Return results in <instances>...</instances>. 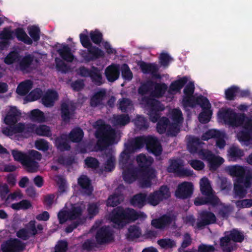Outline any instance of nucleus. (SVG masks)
<instances>
[{
  "instance_id": "39448f33",
  "label": "nucleus",
  "mask_w": 252,
  "mask_h": 252,
  "mask_svg": "<svg viewBox=\"0 0 252 252\" xmlns=\"http://www.w3.org/2000/svg\"><path fill=\"white\" fill-rule=\"evenodd\" d=\"M95 136L98 139L96 146L99 150L102 151L114 143L116 135L113 128L111 127L106 128L104 127L98 129Z\"/></svg>"
},
{
  "instance_id": "f3484780",
  "label": "nucleus",
  "mask_w": 252,
  "mask_h": 252,
  "mask_svg": "<svg viewBox=\"0 0 252 252\" xmlns=\"http://www.w3.org/2000/svg\"><path fill=\"white\" fill-rule=\"evenodd\" d=\"M123 178L124 181L128 184H131L135 181L140 176V171L133 165L123 168Z\"/></svg>"
},
{
  "instance_id": "9b49d317",
  "label": "nucleus",
  "mask_w": 252,
  "mask_h": 252,
  "mask_svg": "<svg viewBox=\"0 0 252 252\" xmlns=\"http://www.w3.org/2000/svg\"><path fill=\"white\" fill-rule=\"evenodd\" d=\"M146 147L147 150L156 157L159 156L162 152L161 144L156 137L146 136Z\"/></svg>"
},
{
  "instance_id": "9d476101",
  "label": "nucleus",
  "mask_w": 252,
  "mask_h": 252,
  "mask_svg": "<svg viewBox=\"0 0 252 252\" xmlns=\"http://www.w3.org/2000/svg\"><path fill=\"white\" fill-rule=\"evenodd\" d=\"M193 191V186L190 182H184L178 185L175 191L177 198L185 199L190 198Z\"/></svg>"
},
{
  "instance_id": "6e6552de",
  "label": "nucleus",
  "mask_w": 252,
  "mask_h": 252,
  "mask_svg": "<svg viewBox=\"0 0 252 252\" xmlns=\"http://www.w3.org/2000/svg\"><path fill=\"white\" fill-rule=\"evenodd\" d=\"M25 244L16 238H10L1 245L2 252H22L25 249Z\"/></svg>"
},
{
  "instance_id": "e433bc0d",
  "label": "nucleus",
  "mask_w": 252,
  "mask_h": 252,
  "mask_svg": "<svg viewBox=\"0 0 252 252\" xmlns=\"http://www.w3.org/2000/svg\"><path fill=\"white\" fill-rule=\"evenodd\" d=\"M15 35L18 40L22 41L28 45L32 43V39L28 36L23 28H17L15 30Z\"/></svg>"
},
{
  "instance_id": "a878e982",
  "label": "nucleus",
  "mask_w": 252,
  "mask_h": 252,
  "mask_svg": "<svg viewBox=\"0 0 252 252\" xmlns=\"http://www.w3.org/2000/svg\"><path fill=\"white\" fill-rule=\"evenodd\" d=\"M203 144V143L199 138L190 136L187 142V149L191 154H198L199 148Z\"/></svg>"
},
{
  "instance_id": "774afa93",
  "label": "nucleus",
  "mask_w": 252,
  "mask_h": 252,
  "mask_svg": "<svg viewBox=\"0 0 252 252\" xmlns=\"http://www.w3.org/2000/svg\"><path fill=\"white\" fill-rule=\"evenodd\" d=\"M55 198V195L53 193L48 194L44 196L43 203L46 209L49 210L52 208Z\"/></svg>"
},
{
  "instance_id": "f03ea898",
  "label": "nucleus",
  "mask_w": 252,
  "mask_h": 252,
  "mask_svg": "<svg viewBox=\"0 0 252 252\" xmlns=\"http://www.w3.org/2000/svg\"><path fill=\"white\" fill-rule=\"evenodd\" d=\"M147 216L143 212H137L133 209L122 206L115 208L109 214V219L114 223L119 226H124L126 222H133L140 219L144 220Z\"/></svg>"
},
{
  "instance_id": "473e14b6",
  "label": "nucleus",
  "mask_w": 252,
  "mask_h": 252,
  "mask_svg": "<svg viewBox=\"0 0 252 252\" xmlns=\"http://www.w3.org/2000/svg\"><path fill=\"white\" fill-rule=\"evenodd\" d=\"M22 164L29 173L36 172L39 167L38 163L28 156H26Z\"/></svg>"
},
{
  "instance_id": "bb28decb",
  "label": "nucleus",
  "mask_w": 252,
  "mask_h": 252,
  "mask_svg": "<svg viewBox=\"0 0 252 252\" xmlns=\"http://www.w3.org/2000/svg\"><path fill=\"white\" fill-rule=\"evenodd\" d=\"M188 78L187 76H183L180 79L172 82L168 89V93L171 94L174 93H178L181 91V90L185 86L187 83Z\"/></svg>"
},
{
  "instance_id": "c756f323",
  "label": "nucleus",
  "mask_w": 252,
  "mask_h": 252,
  "mask_svg": "<svg viewBox=\"0 0 252 252\" xmlns=\"http://www.w3.org/2000/svg\"><path fill=\"white\" fill-rule=\"evenodd\" d=\"M154 89L151 93L150 96L155 98H161L165 94L167 90V85L164 83H157L154 82Z\"/></svg>"
},
{
  "instance_id": "13d9d810",
  "label": "nucleus",
  "mask_w": 252,
  "mask_h": 252,
  "mask_svg": "<svg viewBox=\"0 0 252 252\" xmlns=\"http://www.w3.org/2000/svg\"><path fill=\"white\" fill-rule=\"evenodd\" d=\"M30 117L31 119L34 122L41 123L45 121V116L43 112L38 109L31 111Z\"/></svg>"
},
{
  "instance_id": "e2e57ef3",
  "label": "nucleus",
  "mask_w": 252,
  "mask_h": 252,
  "mask_svg": "<svg viewBox=\"0 0 252 252\" xmlns=\"http://www.w3.org/2000/svg\"><path fill=\"white\" fill-rule=\"evenodd\" d=\"M85 165L89 168L96 169L99 166L100 163L99 161L95 158L88 157L84 160Z\"/></svg>"
},
{
  "instance_id": "2eb2a0df",
  "label": "nucleus",
  "mask_w": 252,
  "mask_h": 252,
  "mask_svg": "<svg viewBox=\"0 0 252 252\" xmlns=\"http://www.w3.org/2000/svg\"><path fill=\"white\" fill-rule=\"evenodd\" d=\"M95 238L97 244L103 245L112 241L113 237L112 233L108 227L102 226L97 230Z\"/></svg>"
},
{
  "instance_id": "a18cd8bd",
  "label": "nucleus",
  "mask_w": 252,
  "mask_h": 252,
  "mask_svg": "<svg viewBox=\"0 0 252 252\" xmlns=\"http://www.w3.org/2000/svg\"><path fill=\"white\" fill-rule=\"evenodd\" d=\"M123 201V196L119 194H113L109 196L106 201L108 207H116Z\"/></svg>"
},
{
  "instance_id": "3c124183",
  "label": "nucleus",
  "mask_w": 252,
  "mask_h": 252,
  "mask_svg": "<svg viewBox=\"0 0 252 252\" xmlns=\"http://www.w3.org/2000/svg\"><path fill=\"white\" fill-rule=\"evenodd\" d=\"M239 87L236 86H232L225 91V96L227 100H234L237 95Z\"/></svg>"
},
{
  "instance_id": "4468645a",
  "label": "nucleus",
  "mask_w": 252,
  "mask_h": 252,
  "mask_svg": "<svg viewBox=\"0 0 252 252\" xmlns=\"http://www.w3.org/2000/svg\"><path fill=\"white\" fill-rule=\"evenodd\" d=\"M208 102V98L202 95L183 96L182 103L184 107L194 108L197 105L200 106Z\"/></svg>"
},
{
  "instance_id": "a19ab883",
  "label": "nucleus",
  "mask_w": 252,
  "mask_h": 252,
  "mask_svg": "<svg viewBox=\"0 0 252 252\" xmlns=\"http://www.w3.org/2000/svg\"><path fill=\"white\" fill-rule=\"evenodd\" d=\"M154 85V82L151 80L147 81L145 82L141 83L138 89V93L142 97L148 94L153 89Z\"/></svg>"
},
{
  "instance_id": "7ed1b4c3",
  "label": "nucleus",
  "mask_w": 252,
  "mask_h": 252,
  "mask_svg": "<svg viewBox=\"0 0 252 252\" xmlns=\"http://www.w3.org/2000/svg\"><path fill=\"white\" fill-rule=\"evenodd\" d=\"M141 102L147 108L150 121L156 123L160 117L161 112L164 110V106L160 101L150 96L142 97Z\"/></svg>"
},
{
  "instance_id": "7c9ffc66",
  "label": "nucleus",
  "mask_w": 252,
  "mask_h": 252,
  "mask_svg": "<svg viewBox=\"0 0 252 252\" xmlns=\"http://www.w3.org/2000/svg\"><path fill=\"white\" fill-rule=\"evenodd\" d=\"M219 116L220 118L223 120L225 124L232 126L236 113L231 109H227L219 112Z\"/></svg>"
},
{
  "instance_id": "4d7b16f0",
  "label": "nucleus",
  "mask_w": 252,
  "mask_h": 252,
  "mask_svg": "<svg viewBox=\"0 0 252 252\" xmlns=\"http://www.w3.org/2000/svg\"><path fill=\"white\" fill-rule=\"evenodd\" d=\"M134 124L136 128L139 130H145L149 127L147 119L141 116H137L134 120Z\"/></svg>"
},
{
  "instance_id": "09e8293b",
  "label": "nucleus",
  "mask_w": 252,
  "mask_h": 252,
  "mask_svg": "<svg viewBox=\"0 0 252 252\" xmlns=\"http://www.w3.org/2000/svg\"><path fill=\"white\" fill-rule=\"evenodd\" d=\"M114 123L117 126H125L130 122V118L127 114H122L114 115L113 117Z\"/></svg>"
},
{
  "instance_id": "6e6d98bb",
  "label": "nucleus",
  "mask_w": 252,
  "mask_h": 252,
  "mask_svg": "<svg viewBox=\"0 0 252 252\" xmlns=\"http://www.w3.org/2000/svg\"><path fill=\"white\" fill-rule=\"evenodd\" d=\"M19 54L17 51H12L4 58V62L8 65L12 64L19 60Z\"/></svg>"
},
{
  "instance_id": "aec40b11",
  "label": "nucleus",
  "mask_w": 252,
  "mask_h": 252,
  "mask_svg": "<svg viewBox=\"0 0 252 252\" xmlns=\"http://www.w3.org/2000/svg\"><path fill=\"white\" fill-rule=\"evenodd\" d=\"M120 73V66L119 64L112 63L105 70V75L109 82H113L117 80Z\"/></svg>"
},
{
  "instance_id": "5fc2aeb1",
  "label": "nucleus",
  "mask_w": 252,
  "mask_h": 252,
  "mask_svg": "<svg viewBox=\"0 0 252 252\" xmlns=\"http://www.w3.org/2000/svg\"><path fill=\"white\" fill-rule=\"evenodd\" d=\"M99 206V202H92L88 204L87 212L90 218H93L98 213Z\"/></svg>"
},
{
  "instance_id": "412c9836",
  "label": "nucleus",
  "mask_w": 252,
  "mask_h": 252,
  "mask_svg": "<svg viewBox=\"0 0 252 252\" xmlns=\"http://www.w3.org/2000/svg\"><path fill=\"white\" fill-rule=\"evenodd\" d=\"M21 115V112L16 106H11L5 117L4 123L7 125H14L19 120Z\"/></svg>"
},
{
  "instance_id": "680f3d73",
  "label": "nucleus",
  "mask_w": 252,
  "mask_h": 252,
  "mask_svg": "<svg viewBox=\"0 0 252 252\" xmlns=\"http://www.w3.org/2000/svg\"><path fill=\"white\" fill-rule=\"evenodd\" d=\"M28 33L32 40L37 42L40 39V30L38 27L32 26L29 27L28 28Z\"/></svg>"
},
{
  "instance_id": "423d86ee",
  "label": "nucleus",
  "mask_w": 252,
  "mask_h": 252,
  "mask_svg": "<svg viewBox=\"0 0 252 252\" xmlns=\"http://www.w3.org/2000/svg\"><path fill=\"white\" fill-rule=\"evenodd\" d=\"M170 196L169 188L166 185H162L158 189L149 194L147 197V202L155 206L164 200L168 199Z\"/></svg>"
},
{
  "instance_id": "f704fd0d",
  "label": "nucleus",
  "mask_w": 252,
  "mask_h": 252,
  "mask_svg": "<svg viewBox=\"0 0 252 252\" xmlns=\"http://www.w3.org/2000/svg\"><path fill=\"white\" fill-rule=\"evenodd\" d=\"M32 82L30 80H27L19 84L16 89L17 93L20 95H25L32 88Z\"/></svg>"
},
{
  "instance_id": "69168bd1",
  "label": "nucleus",
  "mask_w": 252,
  "mask_h": 252,
  "mask_svg": "<svg viewBox=\"0 0 252 252\" xmlns=\"http://www.w3.org/2000/svg\"><path fill=\"white\" fill-rule=\"evenodd\" d=\"M35 147L39 151L46 152L49 148V142L44 139H39L35 141Z\"/></svg>"
},
{
  "instance_id": "c03bdc74",
  "label": "nucleus",
  "mask_w": 252,
  "mask_h": 252,
  "mask_svg": "<svg viewBox=\"0 0 252 252\" xmlns=\"http://www.w3.org/2000/svg\"><path fill=\"white\" fill-rule=\"evenodd\" d=\"M200 189L202 195H204L213 191L208 179L203 177L200 181Z\"/></svg>"
},
{
  "instance_id": "72a5a7b5",
  "label": "nucleus",
  "mask_w": 252,
  "mask_h": 252,
  "mask_svg": "<svg viewBox=\"0 0 252 252\" xmlns=\"http://www.w3.org/2000/svg\"><path fill=\"white\" fill-rule=\"evenodd\" d=\"M84 132L80 127L72 129L67 135L68 138L73 143H79L83 139Z\"/></svg>"
},
{
  "instance_id": "b1692460",
  "label": "nucleus",
  "mask_w": 252,
  "mask_h": 252,
  "mask_svg": "<svg viewBox=\"0 0 252 252\" xmlns=\"http://www.w3.org/2000/svg\"><path fill=\"white\" fill-rule=\"evenodd\" d=\"M67 135L63 133L56 137L55 140V144L57 148L62 152L68 151L71 146L67 142Z\"/></svg>"
},
{
  "instance_id": "0e129e2a",
  "label": "nucleus",
  "mask_w": 252,
  "mask_h": 252,
  "mask_svg": "<svg viewBox=\"0 0 252 252\" xmlns=\"http://www.w3.org/2000/svg\"><path fill=\"white\" fill-rule=\"evenodd\" d=\"M158 244L163 249L173 248L176 246L175 242L169 238L161 239L158 241Z\"/></svg>"
},
{
  "instance_id": "8fccbe9b",
  "label": "nucleus",
  "mask_w": 252,
  "mask_h": 252,
  "mask_svg": "<svg viewBox=\"0 0 252 252\" xmlns=\"http://www.w3.org/2000/svg\"><path fill=\"white\" fill-rule=\"evenodd\" d=\"M130 155L123 151L120 156L119 166L121 169L127 167L130 165H132V163L130 161Z\"/></svg>"
},
{
  "instance_id": "a211bd4d",
  "label": "nucleus",
  "mask_w": 252,
  "mask_h": 252,
  "mask_svg": "<svg viewBox=\"0 0 252 252\" xmlns=\"http://www.w3.org/2000/svg\"><path fill=\"white\" fill-rule=\"evenodd\" d=\"M77 183L84 194L88 196L92 194L94 188L92 185L91 180L87 175H81L78 178Z\"/></svg>"
},
{
  "instance_id": "6ab92c4d",
  "label": "nucleus",
  "mask_w": 252,
  "mask_h": 252,
  "mask_svg": "<svg viewBox=\"0 0 252 252\" xmlns=\"http://www.w3.org/2000/svg\"><path fill=\"white\" fill-rule=\"evenodd\" d=\"M75 107L69 105L66 102H63L61 105V116L62 120L65 123H68L74 115Z\"/></svg>"
},
{
  "instance_id": "ddd939ff",
  "label": "nucleus",
  "mask_w": 252,
  "mask_h": 252,
  "mask_svg": "<svg viewBox=\"0 0 252 252\" xmlns=\"http://www.w3.org/2000/svg\"><path fill=\"white\" fill-rule=\"evenodd\" d=\"M87 49L88 52H84L81 55L86 63L94 61L104 57V52L97 47L92 45Z\"/></svg>"
},
{
  "instance_id": "ea45409f",
  "label": "nucleus",
  "mask_w": 252,
  "mask_h": 252,
  "mask_svg": "<svg viewBox=\"0 0 252 252\" xmlns=\"http://www.w3.org/2000/svg\"><path fill=\"white\" fill-rule=\"evenodd\" d=\"M90 77L92 82L96 86H101L104 83L102 74L96 67H92V72Z\"/></svg>"
},
{
  "instance_id": "052dcab7",
  "label": "nucleus",
  "mask_w": 252,
  "mask_h": 252,
  "mask_svg": "<svg viewBox=\"0 0 252 252\" xmlns=\"http://www.w3.org/2000/svg\"><path fill=\"white\" fill-rule=\"evenodd\" d=\"M90 37L92 41L97 45L99 44L103 40V34L97 29L91 31L90 32Z\"/></svg>"
},
{
  "instance_id": "1a4fd4ad",
  "label": "nucleus",
  "mask_w": 252,
  "mask_h": 252,
  "mask_svg": "<svg viewBox=\"0 0 252 252\" xmlns=\"http://www.w3.org/2000/svg\"><path fill=\"white\" fill-rule=\"evenodd\" d=\"M217 221L215 215L212 212L203 210L199 213L196 226L199 229L210 224H214Z\"/></svg>"
},
{
  "instance_id": "dca6fc26",
  "label": "nucleus",
  "mask_w": 252,
  "mask_h": 252,
  "mask_svg": "<svg viewBox=\"0 0 252 252\" xmlns=\"http://www.w3.org/2000/svg\"><path fill=\"white\" fill-rule=\"evenodd\" d=\"M139 66L144 74H150L152 77L155 79H160L161 78L160 74L158 73L159 67L156 63L141 62Z\"/></svg>"
},
{
  "instance_id": "f8f14e48",
  "label": "nucleus",
  "mask_w": 252,
  "mask_h": 252,
  "mask_svg": "<svg viewBox=\"0 0 252 252\" xmlns=\"http://www.w3.org/2000/svg\"><path fill=\"white\" fill-rule=\"evenodd\" d=\"M204 197H196L194 201V205L196 206L209 205L212 207H216L220 202L219 198L215 194L214 191L204 195Z\"/></svg>"
},
{
  "instance_id": "cd10ccee",
  "label": "nucleus",
  "mask_w": 252,
  "mask_h": 252,
  "mask_svg": "<svg viewBox=\"0 0 252 252\" xmlns=\"http://www.w3.org/2000/svg\"><path fill=\"white\" fill-rule=\"evenodd\" d=\"M58 98V94L55 91L48 90L42 97L41 100L43 104L50 107L54 105L55 100Z\"/></svg>"
},
{
  "instance_id": "f257e3e1",
  "label": "nucleus",
  "mask_w": 252,
  "mask_h": 252,
  "mask_svg": "<svg viewBox=\"0 0 252 252\" xmlns=\"http://www.w3.org/2000/svg\"><path fill=\"white\" fill-rule=\"evenodd\" d=\"M137 167L140 171V184L142 188H150L152 186V180L156 177V171L152 167L154 159L150 156L140 154L136 156Z\"/></svg>"
},
{
  "instance_id": "4c0bfd02",
  "label": "nucleus",
  "mask_w": 252,
  "mask_h": 252,
  "mask_svg": "<svg viewBox=\"0 0 252 252\" xmlns=\"http://www.w3.org/2000/svg\"><path fill=\"white\" fill-rule=\"evenodd\" d=\"M34 57L29 54L23 57L19 62V67L21 71L27 70L32 64Z\"/></svg>"
},
{
  "instance_id": "c9c22d12",
  "label": "nucleus",
  "mask_w": 252,
  "mask_h": 252,
  "mask_svg": "<svg viewBox=\"0 0 252 252\" xmlns=\"http://www.w3.org/2000/svg\"><path fill=\"white\" fill-rule=\"evenodd\" d=\"M61 57L67 62H72L74 60V56L71 52V49L67 45H63L62 48L58 50Z\"/></svg>"
},
{
  "instance_id": "c85d7f7f",
  "label": "nucleus",
  "mask_w": 252,
  "mask_h": 252,
  "mask_svg": "<svg viewBox=\"0 0 252 252\" xmlns=\"http://www.w3.org/2000/svg\"><path fill=\"white\" fill-rule=\"evenodd\" d=\"M244 155L243 150L235 146H231L227 151L228 160L231 161H236L241 159L244 156Z\"/></svg>"
},
{
  "instance_id": "0eeeda50",
  "label": "nucleus",
  "mask_w": 252,
  "mask_h": 252,
  "mask_svg": "<svg viewBox=\"0 0 252 252\" xmlns=\"http://www.w3.org/2000/svg\"><path fill=\"white\" fill-rule=\"evenodd\" d=\"M169 162L168 172L175 173L179 177H189L193 175L192 170L183 168L184 162L180 158L170 159Z\"/></svg>"
},
{
  "instance_id": "49530a36",
  "label": "nucleus",
  "mask_w": 252,
  "mask_h": 252,
  "mask_svg": "<svg viewBox=\"0 0 252 252\" xmlns=\"http://www.w3.org/2000/svg\"><path fill=\"white\" fill-rule=\"evenodd\" d=\"M35 134L37 135L45 137H51L52 135L50 127L45 125L36 126Z\"/></svg>"
},
{
  "instance_id": "5701e85b",
  "label": "nucleus",
  "mask_w": 252,
  "mask_h": 252,
  "mask_svg": "<svg viewBox=\"0 0 252 252\" xmlns=\"http://www.w3.org/2000/svg\"><path fill=\"white\" fill-rule=\"evenodd\" d=\"M228 171L230 175L236 177L235 181L238 183H241L243 181L247 173L244 167L238 165L229 166Z\"/></svg>"
},
{
  "instance_id": "de8ad7c7",
  "label": "nucleus",
  "mask_w": 252,
  "mask_h": 252,
  "mask_svg": "<svg viewBox=\"0 0 252 252\" xmlns=\"http://www.w3.org/2000/svg\"><path fill=\"white\" fill-rule=\"evenodd\" d=\"M69 220H77L80 218L82 214V209L79 206H73L69 211H68Z\"/></svg>"
},
{
  "instance_id": "864d4df0",
  "label": "nucleus",
  "mask_w": 252,
  "mask_h": 252,
  "mask_svg": "<svg viewBox=\"0 0 252 252\" xmlns=\"http://www.w3.org/2000/svg\"><path fill=\"white\" fill-rule=\"evenodd\" d=\"M224 162V159L219 156H216L215 155L212 157L208 161L210 169L216 170Z\"/></svg>"
},
{
  "instance_id": "20e7f679",
  "label": "nucleus",
  "mask_w": 252,
  "mask_h": 252,
  "mask_svg": "<svg viewBox=\"0 0 252 252\" xmlns=\"http://www.w3.org/2000/svg\"><path fill=\"white\" fill-rule=\"evenodd\" d=\"M224 236L220 238V245L223 252H232L233 248L230 246L231 241L235 243H242L245 239L244 232L237 228H233L225 231Z\"/></svg>"
},
{
  "instance_id": "bf43d9fd",
  "label": "nucleus",
  "mask_w": 252,
  "mask_h": 252,
  "mask_svg": "<svg viewBox=\"0 0 252 252\" xmlns=\"http://www.w3.org/2000/svg\"><path fill=\"white\" fill-rule=\"evenodd\" d=\"M120 71H121L122 76L124 80L130 81L132 79V72L127 64H123L120 67Z\"/></svg>"
},
{
  "instance_id": "338daca9",
  "label": "nucleus",
  "mask_w": 252,
  "mask_h": 252,
  "mask_svg": "<svg viewBox=\"0 0 252 252\" xmlns=\"http://www.w3.org/2000/svg\"><path fill=\"white\" fill-rule=\"evenodd\" d=\"M172 60V58L167 53H161L159 56V63L164 67H167Z\"/></svg>"
},
{
  "instance_id": "4be33fe9",
  "label": "nucleus",
  "mask_w": 252,
  "mask_h": 252,
  "mask_svg": "<svg viewBox=\"0 0 252 252\" xmlns=\"http://www.w3.org/2000/svg\"><path fill=\"white\" fill-rule=\"evenodd\" d=\"M200 106L201 107L202 111L199 114L198 120L202 124H207L210 121L212 115V111L211 110V104L208 99L207 103L201 104Z\"/></svg>"
},
{
  "instance_id": "37998d69",
  "label": "nucleus",
  "mask_w": 252,
  "mask_h": 252,
  "mask_svg": "<svg viewBox=\"0 0 252 252\" xmlns=\"http://www.w3.org/2000/svg\"><path fill=\"white\" fill-rule=\"evenodd\" d=\"M148 196L145 193H140L133 196L130 200L131 204L133 206H142L147 202Z\"/></svg>"
},
{
  "instance_id": "603ef678",
  "label": "nucleus",
  "mask_w": 252,
  "mask_h": 252,
  "mask_svg": "<svg viewBox=\"0 0 252 252\" xmlns=\"http://www.w3.org/2000/svg\"><path fill=\"white\" fill-rule=\"evenodd\" d=\"M241 184L235 181L234 184V191L236 196L240 198H243L246 197L247 190Z\"/></svg>"
},
{
  "instance_id": "79ce46f5",
  "label": "nucleus",
  "mask_w": 252,
  "mask_h": 252,
  "mask_svg": "<svg viewBox=\"0 0 252 252\" xmlns=\"http://www.w3.org/2000/svg\"><path fill=\"white\" fill-rule=\"evenodd\" d=\"M157 130L159 134H163L166 131L167 128L170 124V121L167 117H163L157 122Z\"/></svg>"
},
{
  "instance_id": "393cba45",
  "label": "nucleus",
  "mask_w": 252,
  "mask_h": 252,
  "mask_svg": "<svg viewBox=\"0 0 252 252\" xmlns=\"http://www.w3.org/2000/svg\"><path fill=\"white\" fill-rule=\"evenodd\" d=\"M106 157L107 160L104 163V170L106 172H111L115 168L116 158L113 154L111 150L105 151L103 157Z\"/></svg>"
},
{
  "instance_id": "58836bf2",
  "label": "nucleus",
  "mask_w": 252,
  "mask_h": 252,
  "mask_svg": "<svg viewBox=\"0 0 252 252\" xmlns=\"http://www.w3.org/2000/svg\"><path fill=\"white\" fill-rule=\"evenodd\" d=\"M141 235L140 228L136 225H133L128 228V233L126 235V238L129 241H133L135 239L138 238Z\"/></svg>"
},
{
  "instance_id": "2f4dec72",
  "label": "nucleus",
  "mask_w": 252,
  "mask_h": 252,
  "mask_svg": "<svg viewBox=\"0 0 252 252\" xmlns=\"http://www.w3.org/2000/svg\"><path fill=\"white\" fill-rule=\"evenodd\" d=\"M105 96L106 91L104 89L97 91L91 97L90 105L93 107H95L101 105Z\"/></svg>"
}]
</instances>
